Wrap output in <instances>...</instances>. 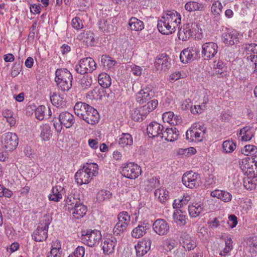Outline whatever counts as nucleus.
Listing matches in <instances>:
<instances>
[{"instance_id":"nucleus-1","label":"nucleus","mask_w":257,"mask_h":257,"mask_svg":"<svg viewBox=\"0 0 257 257\" xmlns=\"http://www.w3.org/2000/svg\"><path fill=\"white\" fill-rule=\"evenodd\" d=\"M98 170V165L96 163L87 164L76 173L75 181L79 185L88 184L93 176L97 175Z\"/></svg>"},{"instance_id":"nucleus-2","label":"nucleus","mask_w":257,"mask_h":257,"mask_svg":"<svg viewBox=\"0 0 257 257\" xmlns=\"http://www.w3.org/2000/svg\"><path fill=\"white\" fill-rule=\"evenodd\" d=\"M73 76L67 69H58L55 72V81L59 89L68 92L72 87Z\"/></svg>"},{"instance_id":"nucleus-3","label":"nucleus","mask_w":257,"mask_h":257,"mask_svg":"<svg viewBox=\"0 0 257 257\" xmlns=\"http://www.w3.org/2000/svg\"><path fill=\"white\" fill-rule=\"evenodd\" d=\"M82 236V242L90 247L98 245L101 240V234L100 231L98 230L83 231Z\"/></svg>"},{"instance_id":"nucleus-4","label":"nucleus","mask_w":257,"mask_h":257,"mask_svg":"<svg viewBox=\"0 0 257 257\" xmlns=\"http://www.w3.org/2000/svg\"><path fill=\"white\" fill-rule=\"evenodd\" d=\"M59 123L54 122L53 125L57 133H60L62 126L69 128L73 126L75 122L74 116L68 111H63L60 113L58 117Z\"/></svg>"},{"instance_id":"nucleus-5","label":"nucleus","mask_w":257,"mask_h":257,"mask_svg":"<svg viewBox=\"0 0 257 257\" xmlns=\"http://www.w3.org/2000/svg\"><path fill=\"white\" fill-rule=\"evenodd\" d=\"M49 224V220L47 217L44 216L41 221V225L38 226L32 234L33 239L35 241L41 242L46 239Z\"/></svg>"},{"instance_id":"nucleus-6","label":"nucleus","mask_w":257,"mask_h":257,"mask_svg":"<svg viewBox=\"0 0 257 257\" xmlns=\"http://www.w3.org/2000/svg\"><path fill=\"white\" fill-rule=\"evenodd\" d=\"M19 139L16 134L11 132L3 135L2 143L7 151H12L16 149L18 145Z\"/></svg>"},{"instance_id":"nucleus-7","label":"nucleus","mask_w":257,"mask_h":257,"mask_svg":"<svg viewBox=\"0 0 257 257\" xmlns=\"http://www.w3.org/2000/svg\"><path fill=\"white\" fill-rule=\"evenodd\" d=\"M121 174L127 178L135 179L141 174V169L137 164L129 163L122 168Z\"/></svg>"},{"instance_id":"nucleus-8","label":"nucleus","mask_w":257,"mask_h":257,"mask_svg":"<svg viewBox=\"0 0 257 257\" xmlns=\"http://www.w3.org/2000/svg\"><path fill=\"white\" fill-rule=\"evenodd\" d=\"M116 19L114 17L100 20L98 22L99 29L104 33H112L116 30Z\"/></svg>"},{"instance_id":"nucleus-9","label":"nucleus","mask_w":257,"mask_h":257,"mask_svg":"<svg viewBox=\"0 0 257 257\" xmlns=\"http://www.w3.org/2000/svg\"><path fill=\"white\" fill-rule=\"evenodd\" d=\"M198 174L192 171L186 172L182 178L183 184L189 188H196L199 185V181L197 180Z\"/></svg>"},{"instance_id":"nucleus-10","label":"nucleus","mask_w":257,"mask_h":257,"mask_svg":"<svg viewBox=\"0 0 257 257\" xmlns=\"http://www.w3.org/2000/svg\"><path fill=\"white\" fill-rule=\"evenodd\" d=\"M196 25L193 23H188L183 26L178 33V38L182 41H187L192 37L194 34Z\"/></svg>"},{"instance_id":"nucleus-11","label":"nucleus","mask_w":257,"mask_h":257,"mask_svg":"<svg viewBox=\"0 0 257 257\" xmlns=\"http://www.w3.org/2000/svg\"><path fill=\"white\" fill-rule=\"evenodd\" d=\"M155 92L150 87L146 86L142 89L136 96L137 102L142 104L154 97Z\"/></svg>"},{"instance_id":"nucleus-12","label":"nucleus","mask_w":257,"mask_h":257,"mask_svg":"<svg viewBox=\"0 0 257 257\" xmlns=\"http://www.w3.org/2000/svg\"><path fill=\"white\" fill-rule=\"evenodd\" d=\"M218 48V46L215 43H205L202 46V54L207 59H211L217 54Z\"/></svg>"},{"instance_id":"nucleus-13","label":"nucleus","mask_w":257,"mask_h":257,"mask_svg":"<svg viewBox=\"0 0 257 257\" xmlns=\"http://www.w3.org/2000/svg\"><path fill=\"white\" fill-rule=\"evenodd\" d=\"M154 231L159 235H165L169 231V225L167 222L163 219H158L152 225Z\"/></svg>"},{"instance_id":"nucleus-14","label":"nucleus","mask_w":257,"mask_h":257,"mask_svg":"<svg viewBox=\"0 0 257 257\" xmlns=\"http://www.w3.org/2000/svg\"><path fill=\"white\" fill-rule=\"evenodd\" d=\"M164 129V126L162 124L157 122H152L148 126L147 131L150 138H159L161 140V135L163 134Z\"/></svg>"},{"instance_id":"nucleus-15","label":"nucleus","mask_w":257,"mask_h":257,"mask_svg":"<svg viewBox=\"0 0 257 257\" xmlns=\"http://www.w3.org/2000/svg\"><path fill=\"white\" fill-rule=\"evenodd\" d=\"M152 241L150 238H144L139 241L138 244L135 245L136 253L138 256H143L146 254L151 249Z\"/></svg>"},{"instance_id":"nucleus-16","label":"nucleus","mask_w":257,"mask_h":257,"mask_svg":"<svg viewBox=\"0 0 257 257\" xmlns=\"http://www.w3.org/2000/svg\"><path fill=\"white\" fill-rule=\"evenodd\" d=\"M158 30L164 35H169L173 33L175 31V28L173 25L166 20L165 17L162 16L161 19L158 21L157 25Z\"/></svg>"},{"instance_id":"nucleus-17","label":"nucleus","mask_w":257,"mask_h":257,"mask_svg":"<svg viewBox=\"0 0 257 257\" xmlns=\"http://www.w3.org/2000/svg\"><path fill=\"white\" fill-rule=\"evenodd\" d=\"M238 36L236 31L225 32L221 35V40L226 45L232 46L239 42Z\"/></svg>"},{"instance_id":"nucleus-18","label":"nucleus","mask_w":257,"mask_h":257,"mask_svg":"<svg viewBox=\"0 0 257 257\" xmlns=\"http://www.w3.org/2000/svg\"><path fill=\"white\" fill-rule=\"evenodd\" d=\"M162 16L176 28L181 23V15L175 10L166 11Z\"/></svg>"},{"instance_id":"nucleus-19","label":"nucleus","mask_w":257,"mask_h":257,"mask_svg":"<svg viewBox=\"0 0 257 257\" xmlns=\"http://www.w3.org/2000/svg\"><path fill=\"white\" fill-rule=\"evenodd\" d=\"M197 54V50L192 48H188L181 51L180 59L183 63H187L196 58Z\"/></svg>"},{"instance_id":"nucleus-20","label":"nucleus","mask_w":257,"mask_h":257,"mask_svg":"<svg viewBox=\"0 0 257 257\" xmlns=\"http://www.w3.org/2000/svg\"><path fill=\"white\" fill-rule=\"evenodd\" d=\"M197 124H193L186 133V140L189 142L201 141L203 138L201 132L197 131Z\"/></svg>"},{"instance_id":"nucleus-21","label":"nucleus","mask_w":257,"mask_h":257,"mask_svg":"<svg viewBox=\"0 0 257 257\" xmlns=\"http://www.w3.org/2000/svg\"><path fill=\"white\" fill-rule=\"evenodd\" d=\"M169 57L165 54L159 55L156 58L155 65L157 69L166 70L170 68Z\"/></svg>"},{"instance_id":"nucleus-22","label":"nucleus","mask_w":257,"mask_h":257,"mask_svg":"<svg viewBox=\"0 0 257 257\" xmlns=\"http://www.w3.org/2000/svg\"><path fill=\"white\" fill-rule=\"evenodd\" d=\"M179 135V131L175 127H167L163 132L161 140L164 138L165 140L168 142H174L178 139Z\"/></svg>"},{"instance_id":"nucleus-23","label":"nucleus","mask_w":257,"mask_h":257,"mask_svg":"<svg viewBox=\"0 0 257 257\" xmlns=\"http://www.w3.org/2000/svg\"><path fill=\"white\" fill-rule=\"evenodd\" d=\"M99 118L97 110L91 106L83 119L87 123L94 125L98 122Z\"/></svg>"},{"instance_id":"nucleus-24","label":"nucleus","mask_w":257,"mask_h":257,"mask_svg":"<svg viewBox=\"0 0 257 257\" xmlns=\"http://www.w3.org/2000/svg\"><path fill=\"white\" fill-rule=\"evenodd\" d=\"M91 107V106L85 102H78L74 107V111L77 116L83 119Z\"/></svg>"},{"instance_id":"nucleus-25","label":"nucleus","mask_w":257,"mask_h":257,"mask_svg":"<svg viewBox=\"0 0 257 257\" xmlns=\"http://www.w3.org/2000/svg\"><path fill=\"white\" fill-rule=\"evenodd\" d=\"M180 238V242L183 244V247L188 250L193 249L196 246L195 240H193L186 232H181Z\"/></svg>"},{"instance_id":"nucleus-26","label":"nucleus","mask_w":257,"mask_h":257,"mask_svg":"<svg viewBox=\"0 0 257 257\" xmlns=\"http://www.w3.org/2000/svg\"><path fill=\"white\" fill-rule=\"evenodd\" d=\"M149 228V224L147 222H139L138 226L134 228L132 231V235L136 238H139L144 236L147 230Z\"/></svg>"},{"instance_id":"nucleus-27","label":"nucleus","mask_w":257,"mask_h":257,"mask_svg":"<svg viewBox=\"0 0 257 257\" xmlns=\"http://www.w3.org/2000/svg\"><path fill=\"white\" fill-rule=\"evenodd\" d=\"M36 117L42 120L44 119H47L51 115V111L49 107H46L44 105L38 106L35 110Z\"/></svg>"},{"instance_id":"nucleus-28","label":"nucleus","mask_w":257,"mask_h":257,"mask_svg":"<svg viewBox=\"0 0 257 257\" xmlns=\"http://www.w3.org/2000/svg\"><path fill=\"white\" fill-rule=\"evenodd\" d=\"M50 100L52 103L57 107H63L66 105V101L63 95L56 92L50 94Z\"/></svg>"},{"instance_id":"nucleus-29","label":"nucleus","mask_w":257,"mask_h":257,"mask_svg":"<svg viewBox=\"0 0 257 257\" xmlns=\"http://www.w3.org/2000/svg\"><path fill=\"white\" fill-rule=\"evenodd\" d=\"M211 196L220 199L224 202H228L231 200L232 195L228 192L215 190L211 192Z\"/></svg>"},{"instance_id":"nucleus-30","label":"nucleus","mask_w":257,"mask_h":257,"mask_svg":"<svg viewBox=\"0 0 257 257\" xmlns=\"http://www.w3.org/2000/svg\"><path fill=\"white\" fill-rule=\"evenodd\" d=\"M116 239L114 237H112L111 239L107 238L103 242L102 249L105 253L109 254L113 252L114 247L116 244Z\"/></svg>"},{"instance_id":"nucleus-31","label":"nucleus","mask_w":257,"mask_h":257,"mask_svg":"<svg viewBox=\"0 0 257 257\" xmlns=\"http://www.w3.org/2000/svg\"><path fill=\"white\" fill-rule=\"evenodd\" d=\"M148 112L144 110L143 107H142L140 109H134L132 110L131 116L134 121L141 122L144 120Z\"/></svg>"},{"instance_id":"nucleus-32","label":"nucleus","mask_w":257,"mask_h":257,"mask_svg":"<svg viewBox=\"0 0 257 257\" xmlns=\"http://www.w3.org/2000/svg\"><path fill=\"white\" fill-rule=\"evenodd\" d=\"M73 210L74 211L72 212L73 216L76 219H79L86 214L87 208L80 201L77 205L74 206Z\"/></svg>"},{"instance_id":"nucleus-33","label":"nucleus","mask_w":257,"mask_h":257,"mask_svg":"<svg viewBox=\"0 0 257 257\" xmlns=\"http://www.w3.org/2000/svg\"><path fill=\"white\" fill-rule=\"evenodd\" d=\"M128 25L131 30L140 31L144 29L143 22L135 17H132L130 19Z\"/></svg>"},{"instance_id":"nucleus-34","label":"nucleus","mask_w":257,"mask_h":257,"mask_svg":"<svg viewBox=\"0 0 257 257\" xmlns=\"http://www.w3.org/2000/svg\"><path fill=\"white\" fill-rule=\"evenodd\" d=\"M206 6L204 4L191 1L187 2L185 5V9L186 11L191 12L196 11H203L205 9Z\"/></svg>"},{"instance_id":"nucleus-35","label":"nucleus","mask_w":257,"mask_h":257,"mask_svg":"<svg viewBox=\"0 0 257 257\" xmlns=\"http://www.w3.org/2000/svg\"><path fill=\"white\" fill-rule=\"evenodd\" d=\"M81 64H83L88 73H91L96 68V63L91 57L81 59Z\"/></svg>"},{"instance_id":"nucleus-36","label":"nucleus","mask_w":257,"mask_h":257,"mask_svg":"<svg viewBox=\"0 0 257 257\" xmlns=\"http://www.w3.org/2000/svg\"><path fill=\"white\" fill-rule=\"evenodd\" d=\"M203 205L201 203H193L189 205L188 211L191 217H195L198 216L203 210Z\"/></svg>"},{"instance_id":"nucleus-37","label":"nucleus","mask_w":257,"mask_h":257,"mask_svg":"<svg viewBox=\"0 0 257 257\" xmlns=\"http://www.w3.org/2000/svg\"><path fill=\"white\" fill-rule=\"evenodd\" d=\"M77 39L83 40V42L86 43L87 46H92L94 41L93 34L90 31H86L81 33L78 35Z\"/></svg>"},{"instance_id":"nucleus-38","label":"nucleus","mask_w":257,"mask_h":257,"mask_svg":"<svg viewBox=\"0 0 257 257\" xmlns=\"http://www.w3.org/2000/svg\"><path fill=\"white\" fill-rule=\"evenodd\" d=\"M118 144L122 148L132 146L133 144L132 136L128 133L122 134L119 139Z\"/></svg>"},{"instance_id":"nucleus-39","label":"nucleus","mask_w":257,"mask_h":257,"mask_svg":"<svg viewBox=\"0 0 257 257\" xmlns=\"http://www.w3.org/2000/svg\"><path fill=\"white\" fill-rule=\"evenodd\" d=\"M98 82L103 88H108L111 84V79L108 74L103 73L99 75Z\"/></svg>"},{"instance_id":"nucleus-40","label":"nucleus","mask_w":257,"mask_h":257,"mask_svg":"<svg viewBox=\"0 0 257 257\" xmlns=\"http://www.w3.org/2000/svg\"><path fill=\"white\" fill-rule=\"evenodd\" d=\"M251 130V127L245 126L240 130L239 134L241 136V141H248L251 139L253 136V133Z\"/></svg>"},{"instance_id":"nucleus-41","label":"nucleus","mask_w":257,"mask_h":257,"mask_svg":"<svg viewBox=\"0 0 257 257\" xmlns=\"http://www.w3.org/2000/svg\"><path fill=\"white\" fill-rule=\"evenodd\" d=\"M174 221L180 225H184L186 223L187 218L181 210H176L173 213Z\"/></svg>"},{"instance_id":"nucleus-42","label":"nucleus","mask_w":257,"mask_h":257,"mask_svg":"<svg viewBox=\"0 0 257 257\" xmlns=\"http://www.w3.org/2000/svg\"><path fill=\"white\" fill-rule=\"evenodd\" d=\"M225 246L219 254L221 256H225L233 249V241L230 236H227L224 239Z\"/></svg>"},{"instance_id":"nucleus-43","label":"nucleus","mask_w":257,"mask_h":257,"mask_svg":"<svg viewBox=\"0 0 257 257\" xmlns=\"http://www.w3.org/2000/svg\"><path fill=\"white\" fill-rule=\"evenodd\" d=\"M154 194L156 197H158L161 202H165L169 198L168 191L163 188L156 190Z\"/></svg>"},{"instance_id":"nucleus-44","label":"nucleus","mask_w":257,"mask_h":257,"mask_svg":"<svg viewBox=\"0 0 257 257\" xmlns=\"http://www.w3.org/2000/svg\"><path fill=\"white\" fill-rule=\"evenodd\" d=\"M101 62L104 67L107 69L112 68L116 64V61L112 60V58L104 55L101 56Z\"/></svg>"},{"instance_id":"nucleus-45","label":"nucleus","mask_w":257,"mask_h":257,"mask_svg":"<svg viewBox=\"0 0 257 257\" xmlns=\"http://www.w3.org/2000/svg\"><path fill=\"white\" fill-rule=\"evenodd\" d=\"M225 64L222 61H218L216 64H214L213 70L211 73V76H215L217 74L222 75L225 70Z\"/></svg>"},{"instance_id":"nucleus-46","label":"nucleus","mask_w":257,"mask_h":257,"mask_svg":"<svg viewBox=\"0 0 257 257\" xmlns=\"http://www.w3.org/2000/svg\"><path fill=\"white\" fill-rule=\"evenodd\" d=\"M52 193L50 194L48 196L50 200L58 202L62 198V194L59 191L58 186L53 187Z\"/></svg>"},{"instance_id":"nucleus-47","label":"nucleus","mask_w":257,"mask_h":257,"mask_svg":"<svg viewBox=\"0 0 257 257\" xmlns=\"http://www.w3.org/2000/svg\"><path fill=\"white\" fill-rule=\"evenodd\" d=\"M80 201L79 198H75L72 195H69L66 200V204L68 206L69 209L73 210L74 206L77 205Z\"/></svg>"},{"instance_id":"nucleus-48","label":"nucleus","mask_w":257,"mask_h":257,"mask_svg":"<svg viewBox=\"0 0 257 257\" xmlns=\"http://www.w3.org/2000/svg\"><path fill=\"white\" fill-rule=\"evenodd\" d=\"M50 127L48 125H44L42 128L40 137L43 141H49L51 137Z\"/></svg>"},{"instance_id":"nucleus-49","label":"nucleus","mask_w":257,"mask_h":257,"mask_svg":"<svg viewBox=\"0 0 257 257\" xmlns=\"http://www.w3.org/2000/svg\"><path fill=\"white\" fill-rule=\"evenodd\" d=\"M222 148L225 153H231L236 148V144L232 141H225L222 144Z\"/></svg>"},{"instance_id":"nucleus-50","label":"nucleus","mask_w":257,"mask_h":257,"mask_svg":"<svg viewBox=\"0 0 257 257\" xmlns=\"http://www.w3.org/2000/svg\"><path fill=\"white\" fill-rule=\"evenodd\" d=\"M158 105V101L157 99H154L149 101L146 105H144L143 109L148 112V114L154 110Z\"/></svg>"},{"instance_id":"nucleus-51","label":"nucleus","mask_w":257,"mask_h":257,"mask_svg":"<svg viewBox=\"0 0 257 257\" xmlns=\"http://www.w3.org/2000/svg\"><path fill=\"white\" fill-rule=\"evenodd\" d=\"M23 62L19 60L18 62H16L12 68L11 71V75L13 77H15L19 75L22 70V65Z\"/></svg>"},{"instance_id":"nucleus-52","label":"nucleus","mask_w":257,"mask_h":257,"mask_svg":"<svg viewBox=\"0 0 257 257\" xmlns=\"http://www.w3.org/2000/svg\"><path fill=\"white\" fill-rule=\"evenodd\" d=\"M111 197V193L106 190L99 191L97 194V199L99 202H102L105 199H109Z\"/></svg>"},{"instance_id":"nucleus-53","label":"nucleus","mask_w":257,"mask_h":257,"mask_svg":"<svg viewBox=\"0 0 257 257\" xmlns=\"http://www.w3.org/2000/svg\"><path fill=\"white\" fill-rule=\"evenodd\" d=\"M244 50L246 54H257V44L255 43L245 44Z\"/></svg>"},{"instance_id":"nucleus-54","label":"nucleus","mask_w":257,"mask_h":257,"mask_svg":"<svg viewBox=\"0 0 257 257\" xmlns=\"http://www.w3.org/2000/svg\"><path fill=\"white\" fill-rule=\"evenodd\" d=\"M127 227V224L123 223V224H119V223H116L113 228V234L115 235H120L126 229Z\"/></svg>"},{"instance_id":"nucleus-55","label":"nucleus","mask_w":257,"mask_h":257,"mask_svg":"<svg viewBox=\"0 0 257 257\" xmlns=\"http://www.w3.org/2000/svg\"><path fill=\"white\" fill-rule=\"evenodd\" d=\"M92 83V80L91 77L87 76H84L80 80V85L84 89H86L90 87Z\"/></svg>"},{"instance_id":"nucleus-56","label":"nucleus","mask_w":257,"mask_h":257,"mask_svg":"<svg viewBox=\"0 0 257 257\" xmlns=\"http://www.w3.org/2000/svg\"><path fill=\"white\" fill-rule=\"evenodd\" d=\"M257 147L252 145H248L244 146L242 150V153L245 155L248 156V154H254L256 152Z\"/></svg>"},{"instance_id":"nucleus-57","label":"nucleus","mask_w":257,"mask_h":257,"mask_svg":"<svg viewBox=\"0 0 257 257\" xmlns=\"http://www.w3.org/2000/svg\"><path fill=\"white\" fill-rule=\"evenodd\" d=\"M102 90L98 87H95L92 91L89 92V95H90L92 99H101Z\"/></svg>"},{"instance_id":"nucleus-58","label":"nucleus","mask_w":257,"mask_h":257,"mask_svg":"<svg viewBox=\"0 0 257 257\" xmlns=\"http://www.w3.org/2000/svg\"><path fill=\"white\" fill-rule=\"evenodd\" d=\"M13 194L11 190L0 184V197L10 198Z\"/></svg>"},{"instance_id":"nucleus-59","label":"nucleus","mask_w":257,"mask_h":257,"mask_svg":"<svg viewBox=\"0 0 257 257\" xmlns=\"http://www.w3.org/2000/svg\"><path fill=\"white\" fill-rule=\"evenodd\" d=\"M223 7L220 2L219 1H215L214 3H213L211 11L214 14H219L220 13L222 12V9Z\"/></svg>"},{"instance_id":"nucleus-60","label":"nucleus","mask_w":257,"mask_h":257,"mask_svg":"<svg viewBox=\"0 0 257 257\" xmlns=\"http://www.w3.org/2000/svg\"><path fill=\"white\" fill-rule=\"evenodd\" d=\"M206 109L205 105H195L193 107H191V112L193 114H198L201 113L204 110Z\"/></svg>"},{"instance_id":"nucleus-61","label":"nucleus","mask_w":257,"mask_h":257,"mask_svg":"<svg viewBox=\"0 0 257 257\" xmlns=\"http://www.w3.org/2000/svg\"><path fill=\"white\" fill-rule=\"evenodd\" d=\"M243 186L247 190H252L255 187V184L252 183V180L249 178L243 179Z\"/></svg>"},{"instance_id":"nucleus-62","label":"nucleus","mask_w":257,"mask_h":257,"mask_svg":"<svg viewBox=\"0 0 257 257\" xmlns=\"http://www.w3.org/2000/svg\"><path fill=\"white\" fill-rule=\"evenodd\" d=\"M72 26L76 30H79L82 29L83 27V25L81 23V20L79 17H75L72 19Z\"/></svg>"},{"instance_id":"nucleus-63","label":"nucleus","mask_w":257,"mask_h":257,"mask_svg":"<svg viewBox=\"0 0 257 257\" xmlns=\"http://www.w3.org/2000/svg\"><path fill=\"white\" fill-rule=\"evenodd\" d=\"M174 116V114L173 112L168 111L163 113L162 118L164 122L167 121L168 123H173L174 122L171 121H172Z\"/></svg>"},{"instance_id":"nucleus-64","label":"nucleus","mask_w":257,"mask_h":257,"mask_svg":"<svg viewBox=\"0 0 257 257\" xmlns=\"http://www.w3.org/2000/svg\"><path fill=\"white\" fill-rule=\"evenodd\" d=\"M85 253V249L83 246H78L73 252L74 257H83Z\"/></svg>"}]
</instances>
